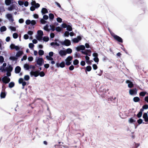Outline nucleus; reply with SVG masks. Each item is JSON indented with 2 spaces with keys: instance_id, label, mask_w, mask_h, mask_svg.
Masks as SVG:
<instances>
[{
  "instance_id": "nucleus-39",
  "label": "nucleus",
  "mask_w": 148,
  "mask_h": 148,
  "mask_svg": "<svg viewBox=\"0 0 148 148\" xmlns=\"http://www.w3.org/2000/svg\"><path fill=\"white\" fill-rule=\"evenodd\" d=\"M49 27V25L48 24H47L44 27V29L47 31H49V30L48 29Z\"/></svg>"
},
{
  "instance_id": "nucleus-38",
  "label": "nucleus",
  "mask_w": 148,
  "mask_h": 148,
  "mask_svg": "<svg viewBox=\"0 0 148 148\" xmlns=\"http://www.w3.org/2000/svg\"><path fill=\"white\" fill-rule=\"evenodd\" d=\"M55 41L56 42H55V45L58 46H59L60 45V44L59 42L60 41H59L58 39H56Z\"/></svg>"
},
{
  "instance_id": "nucleus-14",
  "label": "nucleus",
  "mask_w": 148,
  "mask_h": 148,
  "mask_svg": "<svg viewBox=\"0 0 148 148\" xmlns=\"http://www.w3.org/2000/svg\"><path fill=\"white\" fill-rule=\"evenodd\" d=\"M31 76H34L35 77H37L39 75V72L38 71H31L30 72Z\"/></svg>"
},
{
  "instance_id": "nucleus-45",
  "label": "nucleus",
  "mask_w": 148,
  "mask_h": 148,
  "mask_svg": "<svg viewBox=\"0 0 148 148\" xmlns=\"http://www.w3.org/2000/svg\"><path fill=\"white\" fill-rule=\"evenodd\" d=\"M39 75L40 77H43L45 76V74L43 71H41L39 73Z\"/></svg>"
},
{
  "instance_id": "nucleus-42",
  "label": "nucleus",
  "mask_w": 148,
  "mask_h": 148,
  "mask_svg": "<svg viewBox=\"0 0 148 148\" xmlns=\"http://www.w3.org/2000/svg\"><path fill=\"white\" fill-rule=\"evenodd\" d=\"M79 62L78 60L77 59L75 60L73 62V64L74 65H77L78 64Z\"/></svg>"
},
{
  "instance_id": "nucleus-46",
  "label": "nucleus",
  "mask_w": 148,
  "mask_h": 148,
  "mask_svg": "<svg viewBox=\"0 0 148 148\" xmlns=\"http://www.w3.org/2000/svg\"><path fill=\"white\" fill-rule=\"evenodd\" d=\"M9 29L12 31H15L16 30V28L15 27L10 26L9 27Z\"/></svg>"
},
{
  "instance_id": "nucleus-58",
  "label": "nucleus",
  "mask_w": 148,
  "mask_h": 148,
  "mask_svg": "<svg viewBox=\"0 0 148 148\" xmlns=\"http://www.w3.org/2000/svg\"><path fill=\"white\" fill-rule=\"evenodd\" d=\"M69 32L68 31H66L64 33V35L65 36L68 37L69 35Z\"/></svg>"
},
{
  "instance_id": "nucleus-51",
  "label": "nucleus",
  "mask_w": 148,
  "mask_h": 148,
  "mask_svg": "<svg viewBox=\"0 0 148 148\" xmlns=\"http://www.w3.org/2000/svg\"><path fill=\"white\" fill-rule=\"evenodd\" d=\"M91 69V67L90 66H88L86 67V70L88 71H90Z\"/></svg>"
},
{
  "instance_id": "nucleus-22",
  "label": "nucleus",
  "mask_w": 148,
  "mask_h": 148,
  "mask_svg": "<svg viewBox=\"0 0 148 148\" xmlns=\"http://www.w3.org/2000/svg\"><path fill=\"white\" fill-rule=\"evenodd\" d=\"M21 68L19 66H16L15 69V72L16 73H19L21 71Z\"/></svg>"
},
{
  "instance_id": "nucleus-8",
  "label": "nucleus",
  "mask_w": 148,
  "mask_h": 148,
  "mask_svg": "<svg viewBox=\"0 0 148 148\" xmlns=\"http://www.w3.org/2000/svg\"><path fill=\"white\" fill-rule=\"evenodd\" d=\"M55 65L57 68L60 67L61 68H63L65 66V63L64 61L60 63L57 62L56 64Z\"/></svg>"
},
{
  "instance_id": "nucleus-61",
  "label": "nucleus",
  "mask_w": 148,
  "mask_h": 148,
  "mask_svg": "<svg viewBox=\"0 0 148 148\" xmlns=\"http://www.w3.org/2000/svg\"><path fill=\"white\" fill-rule=\"evenodd\" d=\"M92 56L94 57V58L98 57V54L96 53H93Z\"/></svg>"
},
{
  "instance_id": "nucleus-41",
  "label": "nucleus",
  "mask_w": 148,
  "mask_h": 148,
  "mask_svg": "<svg viewBox=\"0 0 148 148\" xmlns=\"http://www.w3.org/2000/svg\"><path fill=\"white\" fill-rule=\"evenodd\" d=\"M40 22L41 23L43 24H44L47 23V21H45L44 19L43 18H42L40 19Z\"/></svg>"
},
{
  "instance_id": "nucleus-31",
  "label": "nucleus",
  "mask_w": 148,
  "mask_h": 148,
  "mask_svg": "<svg viewBox=\"0 0 148 148\" xmlns=\"http://www.w3.org/2000/svg\"><path fill=\"white\" fill-rule=\"evenodd\" d=\"M6 96V93L4 92H1V98H4Z\"/></svg>"
},
{
  "instance_id": "nucleus-56",
  "label": "nucleus",
  "mask_w": 148,
  "mask_h": 148,
  "mask_svg": "<svg viewBox=\"0 0 148 148\" xmlns=\"http://www.w3.org/2000/svg\"><path fill=\"white\" fill-rule=\"evenodd\" d=\"M23 38L25 40L29 38V36L27 34H25L23 36Z\"/></svg>"
},
{
  "instance_id": "nucleus-33",
  "label": "nucleus",
  "mask_w": 148,
  "mask_h": 148,
  "mask_svg": "<svg viewBox=\"0 0 148 148\" xmlns=\"http://www.w3.org/2000/svg\"><path fill=\"white\" fill-rule=\"evenodd\" d=\"M24 67L26 70H28L29 69V66L27 64H25L24 65Z\"/></svg>"
},
{
  "instance_id": "nucleus-54",
  "label": "nucleus",
  "mask_w": 148,
  "mask_h": 148,
  "mask_svg": "<svg viewBox=\"0 0 148 148\" xmlns=\"http://www.w3.org/2000/svg\"><path fill=\"white\" fill-rule=\"evenodd\" d=\"M96 62L98 63L99 61V59L98 57L94 58L93 59Z\"/></svg>"
},
{
  "instance_id": "nucleus-36",
  "label": "nucleus",
  "mask_w": 148,
  "mask_h": 148,
  "mask_svg": "<svg viewBox=\"0 0 148 148\" xmlns=\"http://www.w3.org/2000/svg\"><path fill=\"white\" fill-rule=\"evenodd\" d=\"M43 40L45 42H47L49 40V38L47 36H44L43 38Z\"/></svg>"
},
{
  "instance_id": "nucleus-3",
  "label": "nucleus",
  "mask_w": 148,
  "mask_h": 148,
  "mask_svg": "<svg viewBox=\"0 0 148 148\" xmlns=\"http://www.w3.org/2000/svg\"><path fill=\"white\" fill-rule=\"evenodd\" d=\"M43 35V32L41 30H39L37 32V34L36 36V38L38 40H42V36Z\"/></svg>"
},
{
  "instance_id": "nucleus-57",
  "label": "nucleus",
  "mask_w": 148,
  "mask_h": 148,
  "mask_svg": "<svg viewBox=\"0 0 148 148\" xmlns=\"http://www.w3.org/2000/svg\"><path fill=\"white\" fill-rule=\"evenodd\" d=\"M145 94L146 93L145 92H142L140 93L139 95L140 96H145Z\"/></svg>"
},
{
  "instance_id": "nucleus-52",
  "label": "nucleus",
  "mask_w": 148,
  "mask_h": 148,
  "mask_svg": "<svg viewBox=\"0 0 148 148\" xmlns=\"http://www.w3.org/2000/svg\"><path fill=\"white\" fill-rule=\"evenodd\" d=\"M62 29V28L60 27H57L56 28V30L57 32H60Z\"/></svg>"
},
{
  "instance_id": "nucleus-59",
  "label": "nucleus",
  "mask_w": 148,
  "mask_h": 148,
  "mask_svg": "<svg viewBox=\"0 0 148 148\" xmlns=\"http://www.w3.org/2000/svg\"><path fill=\"white\" fill-rule=\"evenodd\" d=\"M15 45L14 44H12L10 46V47L12 49H14V48Z\"/></svg>"
},
{
  "instance_id": "nucleus-53",
  "label": "nucleus",
  "mask_w": 148,
  "mask_h": 148,
  "mask_svg": "<svg viewBox=\"0 0 148 148\" xmlns=\"http://www.w3.org/2000/svg\"><path fill=\"white\" fill-rule=\"evenodd\" d=\"M31 21L29 19H27L25 21V23L27 25H29L30 24H31Z\"/></svg>"
},
{
  "instance_id": "nucleus-32",
  "label": "nucleus",
  "mask_w": 148,
  "mask_h": 148,
  "mask_svg": "<svg viewBox=\"0 0 148 148\" xmlns=\"http://www.w3.org/2000/svg\"><path fill=\"white\" fill-rule=\"evenodd\" d=\"M38 53L40 56H42L44 54V51L42 50H39L38 51Z\"/></svg>"
},
{
  "instance_id": "nucleus-44",
  "label": "nucleus",
  "mask_w": 148,
  "mask_h": 148,
  "mask_svg": "<svg viewBox=\"0 0 148 148\" xmlns=\"http://www.w3.org/2000/svg\"><path fill=\"white\" fill-rule=\"evenodd\" d=\"M29 77L28 75H25L24 76V79L26 81L28 80L29 79Z\"/></svg>"
},
{
  "instance_id": "nucleus-37",
  "label": "nucleus",
  "mask_w": 148,
  "mask_h": 148,
  "mask_svg": "<svg viewBox=\"0 0 148 148\" xmlns=\"http://www.w3.org/2000/svg\"><path fill=\"white\" fill-rule=\"evenodd\" d=\"M66 29L69 31H71L72 30V28L71 26L69 25L67 26L66 27Z\"/></svg>"
},
{
  "instance_id": "nucleus-16",
  "label": "nucleus",
  "mask_w": 148,
  "mask_h": 148,
  "mask_svg": "<svg viewBox=\"0 0 148 148\" xmlns=\"http://www.w3.org/2000/svg\"><path fill=\"white\" fill-rule=\"evenodd\" d=\"M82 38L80 36H78L77 38H75L72 40V41L74 43H78L81 40Z\"/></svg>"
},
{
  "instance_id": "nucleus-48",
  "label": "nucleus",
  "mask_w": 148,
  "mask_h": 148,
  "mask_svg": "<svg viewBox=\"0 0 148 148\" xmlns=\"http://www.w3.org/2000/svg\"><path fill=\"white\" fill-rule=\"evenodd\" d=\"M18 3L19 5L23 7V5L24 4V2L23 1H18Z\"/></svg>"
},
{
  "instance_id": "nucleus-5",
  "label": "nucleus",
  "mask_w": 148,
  "mask_h": 148,
  "mask_svg": "<svg viewBox=\"0 0 148 148\" xmlns=\"http://www.w3.org/2000/svg\"><path fill=\"white\" fill-rule=\"evenodd\" d=\"M72 57L71 56H69L65 60L66 64L67 66H69L71 64V61L72 59Z\"/></svg>"
},
{
  "instance_id": "nucleus-12",
  "label": "nucleus",
  "mask_w": 148,
  "mask_h": 148,
  "mask_svg": "<svg viewBox=\"0 0 148 148\" xmlns=\"http://www.w3.org/2000/svg\"><path fill=\"white\" fill-rule=\"evenodd\" d=\"M18 82L19 84H22L23 86L22 89H24V86L26 85V82L24 81L23 79L22 78H20L19 79Z\"/></svg>"
},
{
  "instance_id": "nucleus-17",
  "label": "nucleus",
  "mask_w": 148,
  "mask_h": 148,
  "mask_svg": "<svg viewBox=\"0 0 148 148\" xmlns=\"http://www.w3.org/2000/svg\"><path fill=\"white\" fill-rule=\"evenodd\" d=\"M31 4L32 5L34 6L35 8H38L40 7V4L38 3H36L35 1L32 0V1L31 3Z\"/></svg>"
},
{
  "instance_id": "nucleus-7",
  "label": "nucleus",
  "mask_w": 148,
  "mask_h": 148,
  "mask_svg": "<svg viewBox=\"0 0 148 148\" xmlns=\"http://www.w3.org/2000/svg\"><path fill=\"white\" fill-rule=\"evenodd\" d=\"M111 34L114 38L116 40L121 42H123V40L120 37L115 35L113 33H111Z\"/></svg>"
},
{
  "instance_id": "nucleus-43",
  "label": "nucleus",
  "mask_w": 148,
  "mask_h": 148,
  "mask_svg": "<svg viewBox=\"0 0 148 148\" xmlns=\"http://www.w3.org/2000/svg\"><path fill=\"white\" fill-rule=\"evenodd\" d=\"M13 37L14 38H17L18 37V35L16 33H14L13 34Z\"/></svg>"
},
{
  "instance_id": "nucleus-6",
  "label": "nucleus",
  "mask_w": 148,
  "mask_h": 148,
  "mask_svg": "<svg viewBox=\"0 0 148 148\" xmlns=\"http://www.w3.org/2000/svg\"><path fill=\"white\" fill-rule=\"evenodd\" d=\"M36 61L37 64L40 66H41L44 63V60L42 58L36 57Z\"/></svg>"
},
{
  "instance_id": "nucleus-13",
  "label": "nucleus",
  "mask_w": 148,
  "mask_h": 148,
  "mask_svg": "<svg viewBox=\"0 0 148 148\" xmlns=\"http://www.w3.org/2000/svg\"><path fill=\"white\" fill-rule=\"evenodd\" d=\"M7 18L10 21L12 22L14 21L13 18L11 14H8L6 15Z\"/></svg>"
},
{
  "instance_id": "nucleus-10",
  "label": "nucleus",
  "mask_w": 148,
  "mask_h": 148,
  "mask_svg": "<svg viewBox=\"0 0 148 148\" xmlns=\"http://www.w3.org/2000/svg\"><path fill=\"white\" fill-rule=\"evenodd\" d=\"M2 80L3 83L7 84L10 82V79L7 76H5L2 78Z\"/></svg>"
},
{
  "instance_id": "nucleus-47",
  "label": "nucleus",
  "mask_w": 148,
  "mask_h": 148,
  "mask_svg": "<svg viewBox=\"0 0 148 148\" xmlns=\"http://www.w3.org/2000/svg\"><path fill=\"white\" fill-rule=\"evenodd\" d=\"M29 47L31 49H33L34 47V45L32 43H30L29 45Z\"/></svg>"
},
{
  "instance_id": "nucleus-25",
  "label": "nucleus",
  "mask_w": 148,
  "mask_h": 148,
  "mask_svg": "<svg viewBox=\"0 0 148 148\" xmlns=\"http://www.w3.org/2000/svg\"><path fill=\"white\" fill-rule=\"evenodd\" d=\"M23 53L22 51H19L16 54V57H18L21 56Z\"/></svg>"
},
{
  "instance_id": "nucleus-50",
  "label": "nucleus",
  "mask_w": 148,
  "mask_h": 148,
  "mask_svg": "<svg viewBox=\"0 0 148 148\" xmlns=\"http://www.w3.org/2000/svg\"><path fill=\"white\" fill-rule=\"evenodd\" d=\"M36 23V22L34 20H32L31 21V25L32 26L34 25H35Z\"/></svg>"
},
{
  "instance_id": "nucleus-15",
  "label": "nucleus",
  "mask_w": 148,
  "mask_h": 148,
  "mask_svg": "<svg viewBox=\"0 0 148 148\" xmlns=\"http://www.w3.org/2000/svg\"><path fill=\"white\" fill-rule=\"evenodd\" d=\"M85 47L83 45H81L77 46L76 48V50L77 51L82 50L83 51L85 49Z\"/></svg>"
},
{
  "instance_id": "nucleus-1",
  "label": "nucleus",
  "mask_w": 148,
  "mask_h": 148,
  "mask_svg": "<svg viewBox=\"0 0 148 148\" xmlns=\"http://www.w3.org/2000/svg\"><path fill=\"white\" fill-rule=\"evenodd\" d=\"M13 70V67L10 65H8L5 68L3 69L2 71V72H6V75L8 76H10L11 75V72Z\"/></svg>"
},
{
  "instance_id": "nucleus-60",
  "label": "nucleus",
  "mask_w": 148,
  "mask_h": 148,
  "mask_svg": "<svg viewBox=\"0 0 148 148\" xmlns=\"http://www.w3.org/2000/svg\"><path fill=\"white\" fill-rule=\"evenodd\" d=\"M48 18V16L47 15H44L43 16V19L47 20Z\"/></svg>"
},
{
  "instance_id": "nucleus-4",
  "label": "nucleus",
  "mask_w": 148,
  "mask_h": 148,
  "mask_svg": "<svg viewBox=\"0 0 148 148\" xmlns=\"http://www.w3.org/2000/svg\"><path fill=\"white\" fill-rule=\"evenodd\" d=\"M59 42L62 45L68 46L71 44V42L70 40L68 39H66L64 41H59Z\"/></svg>"
},
{
  "instance_id": "nucleus-55",
  "label": "nucleus",
  "mask_w": 148,
  "mask_h": 148,
  "mask_svg": "<svg viewBox=\"0 0 148 148\" xmlns=\"http://www.w3.org/2000/svg\"><path fill=\"white\" fill-rule=\"evenodd\" d=\"M57 21L59 23H61L62 22V20L60 18L58 17L57 18Z\"/></svg>"
},
{
  "instance_id": "nucleus-23",
  "label": "nucleus",
  "mask_w": 148,
  "mask_h": 148,
  "mask_svg": "<svg viewBox=\"0 0 148 148\" xmlns=\"http://www.w3.org/2000/svg\"><path fill=\"white\" fill-rule=\"evenodd\" d=\"M85 58L86 60V62L87 64H90L91 63V62L89 60L90 58L87 56H85Z\"/></svg>"
},
{
  "instance_id": "nucleus-27",
  "label": "nucleus",
  "mask_w": 148,
  "mask_h": 148,
  "mask_svg": "<svg viewBox=\"0 0 148 148\" xmlns=\"http://www.w3.org/2000/svg\"><path fill=\"white\" fill-rule=\"evenodd\" d=\"M7 28L5 26H3L0 28V31L1 32H3L6 31Z\"/></svg>"
},
{
  "instance_id": "nucleus-40",
  "label": "nucleus",
  "mask_w": 148,
  "mask_h": 148,
  "mask_svg": "<svg viewBox=\"0 0 148 148\" xmlns=\"http://www.w3.org/2000/svg\"><path fill=\"white\" fill-rule=\"evenodd\" d=\"M128 121L129 123H132L133 122H135L136 121L134 120L132 118H130L129 119Z\"/></svg>"
},
{
  "instance_id": "nucleus-64",
  "label": "nucleus",
  "mask_w": 148,
  "mask_h": 148,
  "mask_svg": "<svg viewBox=\"0 0 148 148\" xmlns=\"http://www.w3.org/2000/svg\"><path fill=\"white\" fill-rule=\"evenodd\" d=\"M143 109H146L148 108V105H145L143 106Z\"/></svg>"
},
{
  "instance_id": "nucleus-24",
  "label": "nucleus",
  "mask_w": 148,
  "mask_h": 148,
  "mask_svg": "<svg viewBox=\"0 0 148 148\" xmlns=\"http://www.w3.org/2000/svg\"><path fill=\"white\" fill-rule=\"evenodd\" d=\"M41 12L42 14H45L48 13V11L45 8H43L41 11Z\"/></svg>"
},
{
  "instance_id": "nucleus-18",
  "label": "nucleus",
  "mask_w": 148,
  "mask_h": 148,
  "mask_svg": "<svg viewBox=\"0 0 148 148\" xmlns=\"http://www.w3.org/2000/svg\"><path fill=\"white\" fill-rule=\"evenodd\" d=\"M18 8L16 6H14V5H12L9 7H8V9L9 11H11L15 9L16 10H18Z\"/></svg>"
},
{
  "instance_id": "nucleus-28",
  "label": "nucleus",
  "mask_w": 148,
  "mask_h": 148,
  "mask_svg": "<svg viewBox=\"0 0 148 148\" xmlns=\"http://www.w3.org/2000/svg\"><path fill=\"white\" fill-rule=\"evenodd\" d=\"M66 52V54L67 53L68 54H70L71 53L72 51V49L71 48H68L66 50H65Z\"/></svg>"
},
{
  "instance_id": "nucleus-9",
  "label": "nucleus",
  "mask_w": 148,
  "mask_h": 148,
  "mask_svg": "<svg viewBox=\"0 0 148 148\" xmlns=\"http://www.w3.org/2000/svg\"><path fill=\"white\" fill-rule=\"evenodd\" d=\"M81 52L82 54L86 55V56L88 55L89 56H90L91 51L90 49H86L84 51H82Z\"/></svg>"
},
{
  "instance_id": "nucleus-29",
  "label": "nucleus",
  "mask_w": 148,
  "mask_h": 148,
  "mask_svg": "<svg viewBox=\"0 0 148 148\" xmlns=\"http://www.w3.org/2000/svg\"><path fill=\"white\" fill-rule=\"evenodd\" d=\"M133 101L135 102H138L140 100V98L138 97H135L133 98Z\"/></svg>"
},
{
  "instance_id": "nucleus-11",
  "label": "nucleus",
  "mask_w": 148,
  "mask_h": 148,
  "mask_svg": "<svg viewBox=\"0 0 148 148\" xmlns=\"http://www.w3.org/2000/svg\"><path fill=\"white\" fill-rule=\"evenodd\" d=\"M129 93L131 95H136L137 94V90L136 88L130 89L129 90Z\"/></svg>"
},
{
  "instance_id": "nucleus-20",
  "label": "nucleus",
  "mask_w": 148,
  "mask_h": 148,
  "mask_svg": "<svg viewBox=\"0 0 148 148\" xmlns=\"http://www.w3.org/2000/svg\"><path fill=\"white\" fill-rule=\"evenodd\" d=\"M126 83L128 84V87L130 88H132L133 86V84L132 82L129 80L126 81Z\"/></svg>"
},
{
  "instance_id": "nucleus-30",
  "label": "nucleus",
  "mask_w": 148,
  "mask_h": 148,
  "mask_svg": "<svg viewBox=\"0 0 148 148\" xmlns=\"http://www.w3.org/2000/svg\"><path fill=\"white\" fill-rule=\"evenodd\" d=\"M143 111V110L142 109L140 110V111L137 114V116L138 117L140 118L142 116Z\"/></svg>"
},
{
  "instance_id": "nucleus-63",
  "label": "nucleus",
  "mask_w": 148,
  "mask_h": 148,
  "mask_svg": "<svg viewBox=\"0 0 148 148\" xmlns=\"http://www.w3.org/2000/svg\"><path fill=\"white\" fill-rule=\"evenodd\" d=\"M27 58V56L26 55L24 56L23 58L21 59V60L22 61H23V60H26Z\"/></svg>"
},
{
  "instance_id": "nucleus-62",
  "label": "nucleus",
  "mask_w": 148,
  "mask_h": 148,
  "mask_svg": "<svg viewBox=\"0 0 148 148\" xmlns=\"http://www.w3.org/2000/svg\"><path fill=\"white\" fill-rule=\"evenodd\" d=\"M93 68L94 70H96L97 68V66L96 64H94L92 65Z\"/></svg>"
},
{
  "instance_id": "nucleus-35",
  "label": "nucleus",
  "mask_w": 148,
  "mask_h": 148,
  "mask_svg": "<svg viewBox=\"0 0 148 148\" xmlns=\"http://www.w3.org/2000/svg\"><path fill=\"white\" fill-rule=\"evenodd\" d=\"M49 18L51 20H53L54 17V16L53 14L51 13H50L49 14Z\"/></svg>"
},
{
  "instance_id": "nucleus-21",
  "label": "nucleus",
  "mask_w": 148,
  "mask_h": 148,
  "mask_svg": "<svg viewBox=\"0 0 148 148\" xmlns=\"http://www.w3.org/2000/svg\"><path fill=\"white\" fill-rule=\"evenodd\" d=\"M143 118L144 119L145 121H148V116L147 113H145L144 114L143 116Z\"/></svg>"
},
{
  "instance_id": "nucleus-19",
  "label": "nucleus",
  "mask_w": 148,
  "mask_h": 148,
  "mask_svg": "<svg viewBox=\"0 0 148 148\" xmlns=\"http://www.w3.org/2000/svg\"><path fill=\"white\" fill-rule=\"evenodd\" d=\"M65 50H60L59 51V53L61 56H65L66 55Z\"/></svg>"
},
{
  "instance_id": "nucleus-49",
  "label": "nucleus",
  "mask_w": 148,
  "mask_h": 148,
  "mask_svg": "<svg viewBox=\"0 0 148 148\" xmlns=\"http://www.w3.org/2000/svg\"><path fill=\"white\" fill-rule=\"evenodd\" d=\"M4 59L2 56H0V63H2L3 62Z\"/></svg>"
},
{
  "instance_id": "nucleus-2",
  "label": "nucleus",
  "mask_w": 148,
  "mask_h": 148,
  "mask_svg": "<svg viewBox=\"0 0 148 148\" xmlns=\"http://www.w3.org/2000/svg\"><path fill=\"white\" fill-rule=\"evenodd\" d=\"M53 55V52H50L49 53L48 55L46 56L47 60L48 61H51V64L52 65L55 64V62L53 60V59L52 57Z\"/></svg>"
},
{
  "instance_id": "nucleus-26",
  "label": "nucleus",
  "mask_w": 148,
  "mask_h": 148,
  "mask_svg": "<svg viewBox=\"0 0 148 148\" xmlns=\"http://www.w3.org/2000/svg\"><path fill=\"white\" fill-rule=\"evenodd\" d=\"M12 1V0H5V3L7 5H9Z\"/></svg>"
},
{
  "instance_id": "nucleus-34",
  "label": "nucleus",
  "mask_w": 148,
  "mask_h": 148,
  "mask_svg": "<svg viewBox=\"0 0 148 148\" xmlns=\"http://www.w3.org/2000/svg\"><path fill=\"white\" fill-rule=\"evenodd\" d=\"M14 83L12 82H11L9 84V87L10 88H11L14 86Z\"/></svg>"
}]
</instances>
